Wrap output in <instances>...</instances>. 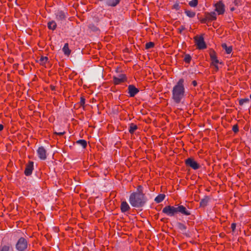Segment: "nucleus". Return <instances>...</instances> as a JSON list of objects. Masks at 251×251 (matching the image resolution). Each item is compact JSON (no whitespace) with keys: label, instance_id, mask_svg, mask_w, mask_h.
I'll return each instance as SVG.
<instances>
[{"label":"nucleus","instance_id":"35","mask_svg":"<svg viewBox=\"0 0 251 251\" xmlns=\"http://www.w3.org/2000/svg\"><path fill=\"white\" fill-rule=\"evenodd\" d=\"M196 15L195 12L189 11V17H194Z\"/></svg>","mask_w":251,"mask_h":251},{"label":"nucleus","instance_id":"9","mask_svg":"<svg viewBox=\"0 0 251 251\" xmlns=\"http://www.w3.org/2000/svg\"><path fill=\"white\" fill-rule=\"evenodd\" d=\"M39 157L42 160H45L47 158V152L44 147H41L37 151Z\"/></svg>","mask_w":251,"mask_h":251},{"label":"nucleus","instance_id":"3","mask_svg":"<svg viewBox=\"0 0 251 251\" xmlns=\"http://www.w3.org/2000/svg\"><path fill=\"white\" fill-rule=\"evenodd\" d=\"M162 212L170 217L174 216L175 214L178 213L188 215V212L186 207L182 205H177V207L171 205L166 206L163 208Z\"/></svg>","mask_w":251,"mask_h":251},{"label":"nucleus","instance_id":"28","mask_svg":"<svg viewBox=\"0 0 251 251\" xmlns=\"http://www.w3.org/2000/svg\"><path fill=\"white\" fill-rule=\"evenodd\" d=\"M212 61V64L213 66H214V67L216 68V70H218V63H219V60L217 59V58L215 59H213V60H211Z\"/></svg>","mask_w":251,"mask_h":251},{"label":"nucleus","instance_id":"38","mask_svg":"<svg viewBox=\"0 0 251 251\" xmlns=\"http://www.w3.org/2000/svg\"><path fill=\"white\" fill-rule=\"evenodd\" d=\"M64 133H65L64 132H58V133L55 132V133L56 134L59 135H62L64 134Z\"/></svg>","mask_w":251,"mask_h":251},{"label":"nucleus","instance_id":"2","mask_svg":"<svg viewBox=\"0 0 251 251\" xmlns=\"http://www.w3.org/2000/svg\"><path fill=\"white\" fill-rule=\"evenodd\" d=\"M184 96V79L181 78L173 88L172 99L175 103H179L181 102Z\"/></svg>","mask_w":251,"mask_h":251},{"label":"nucleus","instance_id":"36","mask_svg":"<svg viewBox=\"0 0 251 251\" xmlns=\"http://www.w3.org/2000/svg\"><path fill=\"white\" fill-rule=\"evenodd\" d=\"M184 60L186 63H188V54H186L185 55Z\"/></svg>","mask_w":251,"mask_h":251},{"label":"nucleus","instance_id":"8","mask_svg":"<svg viewBox=\"0 0 251 251\" xmlns=\"http://www.w3.org/2000/svg\"><path fill=\"white\" fill-rule=\"evenodd\" d=\"M215 10L218 12V14H223L225 11V5L222 1H218L215 5Z\"/></svg>","mask_w":251,"mask_h":251},{"label":"nucleus","instance_id":"24","mask_svg":"<svg viewBox=\"0 0 251 251\" xmlns=\"http://www.w3.org/2000/svg\"><path fill=\"white\" fill-rule=\"evenodd\" d=\"M48 60V58L46 56H42L39 59V63L40 64L43 65L45 64Z\"/></svg>","mask_w":251,"mask_h":251},{"label":"nucleus","instance_id":"34","mask_svg":"<svg viewBox=\"0 0 251 251\" xmlns=\"http://www.w3.org/2000/svg\"><path fill=\"white\" fill-rule=\"evenodd\" d=\"M236 225L235 223H232L231 225V228L232 229V231L233 232H234L235 231V229L236 228Z\"/></svg>","mask_w":251,"mask_h":251},{"label":"nucleus","instance_id":"44","mask_svg":"<svg viewBox=\"0 0 251 251\" xmlns=\"http://www.w3.org/2000/svg\"><path fill=\"white\" fill-rule=\"evenodd\" d=\"M233 9H234L233 8L231 9V10H233Z\"/></svg>","mask_w":251,"mask_h":251},{"label":"nucleus","instance_id":"10","mask_svg":"<svg viewBox=\"0 0 251 251\" xmlns=\"http://www.w3.org/2000/svg\"><path fill=\"white\" fill-rule=\"evenodd\" d=\"M189 167L194 170H198L201 167V165L194 158L189 157Z\"/></svg>","mask_w":251,"mask_h":251},{"label":"nucleus","instance_id":"39","mask_svg":"<svg viewBox=\"0 0 251 251\" xmlns=\"http://www.w3.org/2000/svg\"><path fill=\"white\" fill-rule=\"evenodd\" d=\"M3 129V126L1 124H0V131H1Z\"/></svg>","mask_w":251,"mask_h":251},{"label":"nucleus","instance_id":"23","mask_svg":"<svg viewBox=\"0 0 251 251\" xmlns=\"http://www.w3.org/2000/svg\"><path fill=\"white\" fill-rule=\"evenodd\" d=\"M137 129V126L136 125L133 123L130 124L129 127V132L130 133L133 134Z\"/></svg>","mask_w":251,"mask_h":251},{"label":"nucleus","instance_id":"7","mask_svg":"<svg viewBox=\"0 0 251 251\" xmlns=\"http://www.w3.org/2000/svg\"><path fill=\"white\" fill-rule=\"evenodd\" d=\"M216 14L215 12L205 13V17L202 19V22L205 23L207 21H212L216 20Z\"/></svg>","mask_w":251,"mask_h":251},{"label":"nucleus","instance_id":"20","mask_svg":"<svg viewBox=\"0 0 251 251\" xmlns=\"http://www.w3.org/2000/svg\"><path fill=\"white\" fill-rule=\"evenodd\" d=\"M222 47L223 49L226 50V52L227 54H230L232 50L231 46L227 47L226 44L224 43L222 44Z\"/></svg>","mask_w":251,"mask_h":251},{"label":"nucleus","instance_id":"19","mask_svg":"<svg viewBox=\"0 0 251 251\" xmlns=\"http://www.w3.org/2000/svg\"><path fill=\"white\" fill-rule=\"evenodd\" d=\"M62 50L66 55L69 56L70 54L71 51L69 48V45L68 43H66L64 45L62 49Z\"/></svg>","mask_w":251,"mask_h":251},{"label":"nucleus","instance_id":"41","mask_svg":"<svg viewBox=\"0 0 251 251\" xmlns=\"http://www.w3.org/2000/svg\"><path fill=\"white\" fill-rule=\"evenodd\" d=\"M185 13L186 14V15L188 16V11L186 10Z\"/></svg>","mask_w":251,"mask_h":251},{"label":"nucleus","instance_id":"16","mask_svg":"<svg viewBox=\"0 0 251 251\" xmlns=\"http://www.w3.org/2000/svg\"><path fill=\"white\" fill-rule=\"evenodd\" d=\"M11 250H12V247L9 244H1L0 247V251H10Z\"/></svg>","mask_w":251,"mask_h":251},{"label":"nucleus","instance_id":"25","mask_svg":"<svg viewBox=\"0 0 251 251\" xmlns=\"http://www.w3.org/2000/svg\"><path fill=\"white\" fill-rule=\"evenodd\" d=\"M76 143L81 145L83 148H85L87 146V142L84 140H79L76 141Z\"/></svg>","mask_w":251,"mask_h":251},{"label":"nucleus","instance_id":"13","mask_svg":"<svg viewBox=\"0 0 251 251\" xmlns=\"http://www.w3.org/2000/svg\"><path fill=\"white\" fill-rule=\"evenodd\" d=\"M176 226L180 232L186 234L187 226L186 225L181 223H178Z\"/></svg>","mask_w":251,"mask_h":251},{"label":"nucleus","instance_id":"27","mask_svg":"<svg viewBox=\"0 0 251 251\" xmlns=\"http://www.w3.org/2000/svg\"><path fill=\"white\" fill-rule=\"evenodd\" d=\"M210 56L211 60L217 58V56H216V52L214 50H211L210 52Z\"/></svg>","mask_w":251,"mask_h":251},{"label":"nucleus","instance_id":"30","mask_svg":"<svg viewBox=\"0 0 251 251\" xmlns=\"http://www.w3.org/2000/svg\"><path fill=\"white\" fill-rule=\"evenodd\" d=\"M154 44L153 42H150L147 43L146 44V49H149L152 48L154 47Z\"/></svg>","mask_w":251,"mask_h":251},{"label":"nucleus","instance_id":"43","mask_svg":"<svg viewBox=\"0 0 251 251\" xmlns=\"http://www.w3.org/2000/svg\"><path fill=\"white\" fill-rule=\"evenodd\" d=\"M189 61H190V60H191V57H190V55H189Z\"/></svg>","mask_w":251,"mask_h":251},{"label":"nucleus","instance_id":"22","mask_svg":"<svg viewBox=\"0 0 251 251\" xmlns=\"http://www.w3.org/2000/svg\"><path fill=\"white\" fill-rule=\"evenodd\" d=\"M48 27L50 29L53 30L56 27V24L54 21H51L48 23Z\"/></svg>","mask_w":251,"mask_h":251},{"label":"nucleus","instance_id":"31","mask_svg":"<svg viewBox=\"0 0 251 251\" xmlns=\"http://www.w3.org/2000/svg\"><path fill=\"white\" fill-rule=\"evenodd\" d=\"M85 100L83 97H81L80 101V106H83L85 104Z\"/></svg>","mask_w":251,"mask_h":251},{"label":"nucleus","instance_id":"33","mask_svg":"<svg viewBox=\"0 0 251 251\" xmlns=\"http://www.w3.org/2000/svg\"><path fill=\"white\" fill-rule=\"evenodd\" d=\"M241 0H234L233 3L235 5H238L241 4Z\"/></svg>","mask_w":251,"mask_h":251},{"label":"nucleus","instance_id":"12","mask_svg":"<svg viewBox=\"0 0 251 251\" xmlns=\"http://www.w3.org/2000/svg\"><path fill=\"white\" fill-rule=\"evenodd\" d=\"M33 170V163L32 162H30L28 164L26 165V167L25 170V174L26 176H30Z\"/></svg>","mask_w":251,"mask_h":251},{"label":"nucleus","instance_id":"37","mask_svg":"<svg viewBox=\"0 0 251 251\" xmlns=\"http://www.w3.org/2000/svg\"><path fill=\"white\" fill-rule=\"evenodd\" d=\"M192 84L193 85V86L195 87L197 85V82L196 80H194L192 81Z\"/></svg>","mask_w":251,"mask_h":251},{"label":"nucleus","instance_id":"32","mask_svg":"<svg viewBox=\"0 0 251 251\" xmlns=\"http://www.w3.org/2000/svg\"><path fill=\"white\" fill-rule=\"evenodd\" d=\"M232 130L233 131V132H237L239 130L238 129V126L237 125H234L232 127Z\"/></svg>","mask_w":251,"mask_h":251},{"label":"nucleus","instance_id":"11","mask_svg":"<svg viewBox=\"0 0 251 251\" xmlns=\"http://www.w3.org/2000/svg\"><path fill=\"white\" fill-rule=\"evenodd\" d=\"M128 90L130 97H134L139 92V90L133 85H129L128 86Z\"/></svg>","mask_w":251,"mask_h":251},{"label":"nucleus","instance_id":"17","mask_svg":"<svg viewBox=\"0 0 251 251\" xmlns=\"http://www.w3.org/2000/svg\"><path fill=\"white\" fill-rule=\"evenodd\" d=\"M56 18L58 20H62L65 19V15L64 12L58 11L56 13Z\"/></svg>","mask_w":251,"mask_h":251},{"label":"nucleus","instance_id":"15","mask_svg":"<svg viewBox=\"0 0 251 251\" xmlns=\"http://www.w3.org/2000/svg\"><path fill=\"white\" fill-rule=\"evenodd\" d=\"M121 0H106V4L109 6L115 7L120 2Z\"/></svg>","mask_w":251,"mask_h":251},{"label":"nucleus","instance_id":"4","mask_svg":"<svg viewBox=\"0 0 251 251\" xmlns=\"http://www.w3.org/2000/svg\"><path fill=\"white\" fill-rule=\"evenodd\" d=\"M27 241L24 237H21L16 244V249L18 251H24L27 248Z\"/></svg>","mask_w":251,"mask_h":251},{"label":"nucleus","instance_id":"29","mask_svg":"<svg viewBox=\"0 0 251 251\" xmlns=\"http://www.w3.org/2000/svg\"><path fill=\"white\" fill-rule=\"evenodd\" d=\"M198 4V0H192L189 1V6L191 7H196Z\"/></svg>","mask_w":251,"mask_h":251},{"label":"nucleus","instance_id":"26","mask_svg":"<svg viewBox=\"0 0 251 251\" xmlns=\"http://www.w3.org/2000/svg\"><path fill=\"white\" fill-rule=\"evenodd\" d=\"M249 101L250 100L248 98L242 99L239 100V103L240 105H243L244 103L249 102Z\"/></svg>","mask_w":251,"mask_h":251},{"label":"nucleus","instance_id":"5","mask_svg":"<svg viewBox=\"0 0 251 251\" xmlns=\"http://www.w3.org/2000/svg\"><path fill=\"white\" fill-rule=\"evenodd\" d=\"M194 39L198 49L199 50H203L206 48V45L202 37L196 36Z\"/></svg>","mask_w":251,"mask_h":251},{"label":"nucleus","instance_id":"21","mask_svg":"<svg viewBox=\"0 0 251 251\" xmlns=\"http://www.w3.org/2000/svg\"><path fill=\"white\" fill-rule=\"evenodd\" d=\"M165 197L164 194H159L155 198L154 201L156 203H159L164 200Z\"/></svg>","mask_w":251,"mask_h":251},{"label":"nucleus","instance_id":"18","mask_svg":"<svg viewBox=\"0 0 251 251\" xmlns=\"http://www.w3.org/2000/svg\"><path fill=\"white\" fill-rule=\"evenodd\" d=\"M210 200V198L208 196H205L200 202V206L201 207H204L206 206Z\"/></svg>","mask_w":251,"mask_h":251},{"label":"nucleus","instance_id":"42","mask_svg":"<svg viewBox=\"0 0 251 251\" xmlns=\"http://www.w3.org/2000/svg\"><path fill=\"white\" fill-rule=\"evenodd\" d=\"M51 88L52 90H54V89H55V87L54 86H51Z\"/></svg>","mask_w":251,"mask_h":251},{"label":"nucleus","instance_id":"40","mask_svg":"<svg viewBox=\"0 0 251 251\" xmlns=\"http://www.w3.org/2000/svg\"><path fill=\"white\" fill-rule=\"evenodd\" d=\"M185 164H186V165H188V163H189L188 158L186 159L185 160Z\"/></svg>","mask_w":251,"mask_h":251},{"label":"nucleus","instance_id":"6","mask_svg":"<svg viewBox=\"0 0 251 251\" xmlns=\"http://www.w3.org/2000/svg\"><path fill=\"white\" fill-rule=\"evenodd\" d=\"M113 83L115 85H118L126 81V77L125 74H121L113 76Z\"/></svg>","mask_w":251,"mask_h":251},{"label":"nucleus","instance_id":"1","mask_svg":"<svg viewBox=\"0 0 251 251\" xmlns=\"http://www.w3.org/2000/svg\"><path fill=\"white\" fill-rule=\"evenodd\" d=\"M147 198L143 193V187L139 185L135 192L132 193L129 198V202L134 207L140 208L144 206Z\"/></svg>","mask_w":251,"mask_h":251},{"label":"nucleus","instance_id":"14","mask_svg":"<svg viewBox=\"0 0 251 251\" xmlns=\"http://www.w3.org/2000/svg\"><path fill=\"white\" fill-rule=\"evenodd\" d=\"M130 206L126 201H123L121 205V210L122 212H126L130 209Z\"/></svg>","mask_w":251,"mask_h":251}]
</instances>
